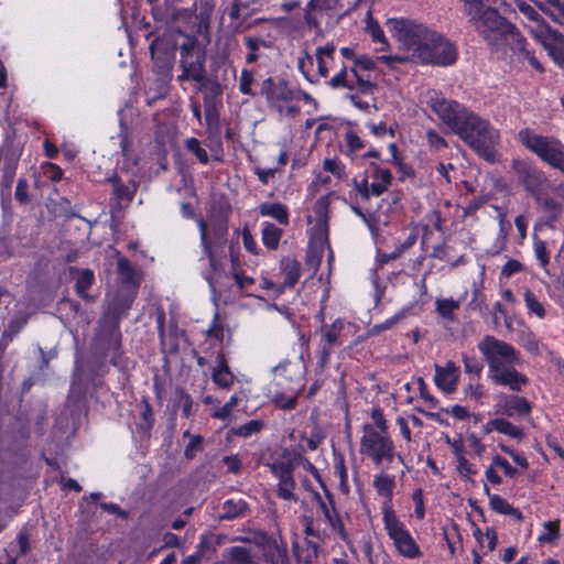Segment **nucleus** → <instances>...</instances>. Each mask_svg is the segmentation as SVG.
<instances>
[{"label": "nucleus", "mask_w": 564, "mask_h": 564, "mask_svg": "<svg viewBox=\"0 0 564 564\" xmlns=\"http://www.w3.org/2000/svg\"><path fill=\"white\" fill-rule=\"evenodd\" d=\"M370 167L372 169L371 176L375 180V182H380L388 186L391 185L393 176L389 169L381 167L376 162H371Z\"/></svg>", "instance_id": "338daca9"}, {"label": "nucleus", "mask_w": 564, "mask_h": 564, "mask_svg": "<svg viewBox=\"0 0 564 564\" xmlns=\"http://www.w3.org/2000/svg\"><path fill=\"white\" fill-rule=\"evenodd\" d=\"M184 147L188 152L193 153L202 164H207L209 162V156L207 152L200 147V142L198 139H186Z\"/></svg>", "instance_id": "e2e57ef3"}, {"label": "nucleus", "mask_w": 564, "mask_h": 564, "mask_svg": "<svg viewBox=\"0 0 564 564\" xmlns=\"http://www.w3.org/2000/svg\"><path fill=\"white\" fill-rule=\"evenodd\" d=\"M460 308V301L453 297L443 299L437 297L435 300V312L438 317L445 323L457 322L456 312Z\"/></svg>", "instance_id": "e433bc0d"}, {"label": "nucleus", "mask_w": 564, "mask_h": 564, "mask_svg": "<svg viewBox=\"0 0 564 564\" xmlns=\"http://www.w3.org/2000/svg\"><path fill=\"white\" fill-rule=\"evenodd\" d=\"M327 85L332 88H347L349 90H354L356 87H358L357 80L352 82L348 79V72L346 66H343L340 72L328 80Z\"/></svg>", "instance_id": "bf43d9fd"}, {"label": "nucleus", "mask_w": 564, "mask_h": 564, "mask_svg": "<svg viewBox=\"0 0 564 564\" xmlns=\"http://www.w3.org/2000/svg\"><path fill=\"white\" fill-rule=\"evenodd\" d=\"M495 383L498 386L508 387L513 392H521L522 389L529 384V378L516 369L505 377H501V379Z\"/></svg>", "instance_id": "37998d69"}, {"label": "nucleus", "mask_w": 564, "mask_h": 564, "mask_svg": "<svg viewBox=\"0 0 564 564\" xmlns=\"http://www.w3.org/2000/svg\"><path fill=\"white\" fill-rule=\"evenodd\" d=\"M316 214L317 218L315 225L312 228V231L314 238L319 240L321 245H324L328 241L327 210L324 206H322L317 208Z\"/></svg>", "instance_id": "a18cd8bd"}, {"label": "nucleus", "mask_w": 564, "mask_h": 564, "mask_svg": "<svg viewBox=\"0 0 564 564\" xmlns=\"http://www.w3.org/2000/svg\"><path fill=\"white\" fill-rule=\"evenodd\" d=\"M489 507L499 514L511 516L517 521L523 520V513L519 508L513 507L505 498L499 495H489Z\"/></svg>", "instance_id": "a19ab883"}, {"label": "nucleus", "mask_w": 564, "mask_h": 564, "mask_svg": "<svg viewBox=\"0 0 564 564\" xmlns=\"http://www.w3.org/2000/svg\"><path fill=\"white\" fill-rule=\"evenodd\" d=\"M260 94L265 96L270 107H276L280 102H288L296 98L295 91L285 79L275 82L272 77L262 82Z\"/></svg>", "instance_id": "aec40b11"}, {"label": "nucleus", "mask_w": 564, "mask_h": 564, "mask_svg": "<svg viewBox=\"0 0 564 564\" xmlns=\"http://www.w3.org/2000/svg\"><path fill=\"white\" fill-rule=\"evenodd\" d=\"M360 453L380 467L384 462L390 464L395 458V447L389 434L377 432L372 424L364 425V435L360 440Z\"/></svg>", "instance_id": "f8f14e48"}, {"label": "nucleus", "mask_w": 564, "mask_h": 564, "mask_svg": "<svg viewBox=\"0 0 564 564\" xmlns=\"http://www.w3.org/2000/svg\"><path fill=\"white\" fill-rule=\"evenodd\" d=\"M77 273L75 291L86 302H93L94 297L87 293L95 281L94 272L90 269H76Z\"/></svg>", "instance_id": "ea45409f"}, {"label": "nucleus", "mask_w": 564, "mask_h": 564, "mask_svg": "<svg viewBox=\"0 0 564 564\" xmlns=\"http://www.w3.org/2000/svg\"><path fill=\"white\" fill-rule=\"evenodd\" d=\"M137 294L133 290L119 289L113 299L108 303L100 319L120 325L122 318L128 316Z\"/></svg>", "instance_id": "6ab92c4d"}, {"label": "nucleus", "mask_w": 564, "mask_h": 564, "mask_svg": "<svg viewBox=\"0 0 564 564\" xmlns=\"http://www.w3.org/2000/svg\"><path fill=\"white\" fill-rule=\"evenodd\" d=\"M29 315L23 312H19L15 314L12 319L9 322L6 330L2 334L0 340L1 349H4L7 345L12 341L13 337L18 335L21 329L28 324Z\"/></svg>", "instance_id": "58836bf2"}, {"label": "nucleus", "mask_w": 564, "mask_h": 564, "mask_svg": "<svg viewBox=\"0 0 564 564\" xmlns=\"http://www.w3.org/2000/svg\"><path fill=\"white\" fill-rule=\"evenodd\" d=\"M427 104L440 120L479 156L490 163L495 162V147L498 143L499 132L487 120L458 101L437 94L431 96Z\"/></svg>", "instance_id": "20e7f679"}, {"label": "nucleus", "mask_w": 564, "mask_h": 564, "mask_svg": "<svg viewBox=\"0 0 564 564\" xmlns=\"http://www.w3.org/2000/svg\"><path fill=\"white\" fill-rule=\"evenodd\" d=\"M18 162L19 155L13 148H0V184L6 189H10L12 186Z\"/></svg>", "instance_id": "b1692460"}, {"label": "nucleus", "mask_w": 564, "mask_h": 564, "mask_svg": "<svg viewBox=\"0 0 564 564\" xmlns=\"http://www.w3.org/2000/svg\"><path fill=\"white\" fill-rule=\"evenodd\" d=\"M120 325L99 319L91 343L93 352H113L121 347Z\"/></svg>", "instance_id": "f3484780"}, {"label": "nucleus", "mask_w": 564, "mask_h": 564, "mask_svg": "<svg viewBox=\"0 0 564 564\" xmlns=\"http://www.w3.org/2000/svg\"><path fill=\"white\" fill-rule=\"evenodd\" d=\"M497 413L507 417L527 416L532 411L531 402L518 394H501L496 403Z\"/></svg>", "instance_id": "412c9836"}, {"label": "nucleus", "mask_w": 564, "mask_h": 564, "mask_svg": "<svg viewBox=\"0 0 564 564\" xmlns=\"http://www.w3.org/2000/svg\"><path fill=\"white\" fill-rule=\"evenodd\" d=\"M372 486L377 495L383 498L381 506L382 517L387 513H395L392 505L393 491L395 488V476L388 474L384 469L375 475Z\"/></svg>", "instance_id": "4be33fe9"}, {"label": "nucleus", "mask_w": 564, "mask_h": 564, "mask_svg": "<svg viewBox=\"0 0 564 564\" xmlns=\"http://www.w3.org/2000/svg\"><path fill=\"white\" fill-rule=\"evenodd\" d=\"M468 22L486 42L491 52L503 51L506 46L519 54L536 70L543 72L534 53L527 48V39L506 17L485 1H474L467 10Z\"/></svg>", "instance_id": "423d86ee"}, {"label": "nucleus", "mask_w": 564, "mask_h": 564, "mask_svg": "<svg viewBox=\"0 0 564 564\" xmlns=\"http://www.w3.org/2000/svg\"><path fill=\"white\" fill-rule=\"evenodd\" d=\"M518 355H485L488 364V377L496 382L516 370Z\"/></svg>", "instance_id": "393cba45"}, {"label": "nucleus", "mask_w": 564, "mask_h": 564, "mask_svg": "<svg viewBox=\"0 0 564 564\" xmlns=\"http://www.w3.org/2000/svg\"><path fill=\"white\" fill-rule=\"evenodd\" d=\"M478 349L480 352H514L510 345L489 335L478 344Z\"/></svg>", "instance_id": "de8ad7c7"}, {"label": "nucleus", "mask_w": 564, "mask_h": 564, "mask_svg": "<svg viewBox=\"0 0 564 564\" xmlns=\"http://www.w3.org/2000/svg\"><path fill=\"white\" fill-rule=\"evenodd\" d=\"M265 426L262 420H250L249 422L239 425L234 430L235 435L239 437H249L252 434L260 433Z\"/></svg>", "instance_id": "13d9d810"}, {"label": "nucleus", "mask_w": 564, "mask_h": 564, "mask_svg": "<svg viewBox=\"0 0 564 564\" xmlns=\"http://www.w3.org/2000/svg\"><path fill=\"white\" fill-rule=\"evenodd\" d=\"M427 104L440 120L479 156L490 163L495 162V147L498 143L499 132L487 120L458 101L437 94L431 96Z\"/></svg>", "instance_id": "f257e3e1"}, {"label": "nucleus", "mask_w": 564, "mask_h": 564, "mask_svg": "<svg viewBox=\"0 0 564 564\" xmlns=\"http://www.w3.org/2000/svg\"><path fill=\"white\" fill-rule=\"evenodd\" d=\"M427 104L440 120L479 156L490 163L495 162V147L498 143L499 132L487 120L458 101L437 94L431 96Z\"/></svg>", "instance_id": "f03ea898"}, {"label": "nucleus", "mask_w": 564, "mask_h": 564, "mask_svg": "<svg viewBox=\"0 0 564 564\" xmlns=\"http://www.w3.org/2000/svg\"><path fill=\"white\" fill-rule=\"evenodd\" d=\"M512 170L524 189L536 197L546 181L543 172L536 169L530 161L521 159L512 161Z\"/></svg>", "instance_id": "a211bd4d"}, {"label": "nucleus", "mask_w": 564, "mask_h": 564, "mask_svg": "<svg viewBox=\"0 0 564 564\" xmlns=\"http://www.w3.org/2000/svg\"><path fill=\"white\" fill-rule=\"evenodd\" d=\"M427 104L440 120L479 156L490 163L495 162V147L498 143L499 132L487 120L458 101L437 94L431 96Z\"/></svg>", "instance_id": "7ed1b4c3"}, {"label": "nucleus", "mask_w": 564, "mask_h": 564, "mask_svg": "<svg viewBox=\"0 0 564 564\" xmlns=\"http://www.w3.org/2000/svg\"><path fill=\"white\" fill-rule=\"evenodd\" d=\"M223 543V535H217L212 532L203 533L196 545V551L205 557L208 554L216 552L217 546Z\"/></svg>", "instance_id": "c03bdc74"}, {"label": "nucleus", "mask_w": 564, "mask_h": 564, "mask_svg": "<svg viewBox=\"0 0 564 564\" xmlns=\"http://www.w3.org/2000/svg\"><path fill=\"white\" fill-rule=\"evenodd\" d=\"M283 236V229L272 223H265L262 228V242L270 250H276Z\"/></svg>", "instance_id": "49530a36"}, {"label": "nucleus", "mask_w": 564, "mask_h": 564, "mask_svg": "<svg viewBox=\"0 0 564 564\" xmlns=\"http://www.w3.org/2000/svg\"><path fill=\"white\" fill-rule=\"evenodd\" d=\"M40 470V465L34 463L26 454H21L13 466L14 476L23 480H35Z\"/></svg>", "instance_id": "2f4dec72"}, {"label": "nucleus", "mask_w": 564, "mask_h": 564, "mask_svg": "<svg viewBox=\"0 0 564 564\" xmlns=\"http://www.w3.org/2000/svg\"><path fill=\"white\" fill-rule=\"evenodd\" d=\"M367 31L370 33L373 42L382 44L379 51L388 50L389 43L384 36V33L379 23L372 19L370 12L367 14Z\"/></svg>", "instance_id": "5fc2aeb1"}, {"label": "nucleus", "mask_w": 564, "mask_h": 564, "mask_svg": "<svg viewBox=\"0 0 564 564\" xmlns=\"http://www.w3.org/2000/svg\"><path fill=\"white\" fill-rule=\"evenodd\" d=\"M264 539L261 556H256L250 547L234 545L223 552L219 564H289L286 545L278 544L271 536Z\"/></svg>", "instance_id": "9d476101"}, {"label": "nucleus", "mask_w": 564, "mask_h": 564, "mask_svg": "<svg viewBox=\"0 0 564 564\" xmlns=\"http://www.w3.org/2000/svg\"><path fill=\"white\" fill-rule=\"evenodd\" d=\"M529 32L543 46L549 56L564 69V35L549 24L529 26Z\"/></svg>", "instance_id": "dca6fc26"}, {"label": "nucleus", "mask_w": 564, "mask_h": 564, "mask_svg": "<svg viewBox=\"0 0 564 564\" xmlns=\"http://www.w3.org/2000/svg\"><path fill=\"white\" fill-rule=\"evenodd\" d=\"M230 339L229 333H227L226 336L224 326L219 323V316L216 313L212 325L206 330V340L209 343V348L223 350L225 348V341L229 344Z\"/></svg>", "instance_id": "f704fd0d"}, {"label": "nucleus", "mask_w": 564, "mask_h": 564, "mask_svg": "<svg viewBox=\"0 0 564 564\" xmlns=\"http://www.w3.org/2000/svg\"><path fill=\"white\" fill-rule=\"evenodd\" d=\"M288 455L289 453L284 451L282 459H275L265 464V466L269 467L272 476L278 480L294 475V470L297 466L296 456L286 457Z\"/></svg>", "instance_id": "7c9ffc66"}, {"label": "nucleus", "mask_w": 564, "mask_h": 564, "mask_svg": "<svg viewBox=\"0 0 564 564\" xmlns=\"http://www.w3.org/2000/svg\"><path fill=\"white\" fill-rule=\"evenodd\" d=\"M319 541L308 540L307 536L302 541L295 540L292 544L293 554L299 564H315L321 550Z\"/></svg>", "instance_id": "cd10ccee"}, {"label": "nucleus", "mask_w": 564, "mask_h": 564, "mask_svg": "<svg viewBox=\"0 0 564 564\" xmlns=\"http://www.w3.org/2000/svg\"><path fill=\"white\" fill-rule=\"evenodd\" d=\"M387 26L411 57L421 64L449 66L456 63V45L425 24L409 19H389Z\"/></svg>", "instance_id": "39448f33"}, {"label": "nucleus", "mask_w": 564, "mask_h": 564, "mask_svg": "<svg viewBox=\"0 0 564 564\" xmlns=\"http://www.w3.org/2000/svg\"><path fill=\"white\" fill-rule=\"evenodd\" d=\"M383 528L393 542L397 552L405 558L414 560L422 556L420 545L412 536L410 530L400 520L397 513H387L382 517Z\"/></svg>", "instance_id": "ddd939ff"}, {"label": "nucleus", "mask_w": 564, "mask_h": 564, "mask_svg": "<svg viewBox=\"0 0 564 564\" xmlns=\"http://www.w3.org/2000/svg\"><path fill=\"white\" fill-rule=\"evenodd\" d=\"M109 181L113 183V196L118 203L132 200L134 189H130L129 186L122 184L117 175L109 178Z\"/></svg>", "instance_id": "052dcab7"}, {"label": "nucleus", "mask_w": 564, "mask_h": 564, "mask_svg": "<svg viewBox=\"0 0 564 564\" xmlns=\"http://www.w3.org/2000/svg\"><path fill=\"white\" fill-rule=\"evenodd\" d=\"M245 44L250 50V53L246 56V62L248 64H252L258 61L259 55L257 54V51L261 47H269L270 45L260 37L254 36H246L245 37Z\"/></svg>", "instance_id": "680f3d73"}, {"label": "nucleus", "mask_w": 564, "mask_h": 564, "mask_svg": "<svg viewBox=\"0 0 564 564\" xmlns=\"http://www.w3.org/2000/svg\"><path fill=\"white\" fill-rule=\"evenodd\" d=\"M376 68V62L366 56H359L355 58L354 66L350 68L351 74L357 80L358 88L361 94H372L377 88V84L371 82L369 75H365V72H370Z\"/></svg>", "instance_id": "5701e85b"}, {"label": "nucleus", "mask_w": 564, "mask_h": 564, "mask_svg": "<svg viewBox=\"0 0 564 564\" xmlns=\"http://www.w3.org/2000/svg\"><path fill=\"white\" fill-rule=\"evenodd\" d=\"M542 208L546 214L545 225L554 229V223L557 221L562 212L561 203L556 202L554 198L546 197L542 200Z\"/></svg>", "instance_id": "3c124183"}, {"label": "nucleus", "mask_w": 564, "mask_h": 564, "mask_svg": "<svg viewBox=\"0 0 564 564\" xmlns=\"http://www.w3.org/2000/svg\"><path fill=\"white\" fill-rule=\"evenodd\" d=\"M248 511L249 505L245 499L230 498L223 502L219 519L227 521L240 519L246 517Z\"/></svg>", "instance_id": "473e14b6"}, {"label": "nucleus", "mask_w": 564, "mask_h": 564, "mask_svg": "<svg viewBox=\"0 0 564 564\" xmlns=\"http://www.w3.org/2000/svg\"><path fill=\"white\" fill-rule=\"evenodd\" d=\"M295 488H296V482H295L294 475H293L291 477L280 479L278 481L275 494L282 500L296 501L297 497L294 494Z\"/></svg>", "instance_id": "8fccbe9b"}, {"label": "nucleus", "mask_w": 564, "mask_h": 564, "mask_svg": "<svg viewBox=\"0 0 564 564\" xmlns=\"http://www.w3.org/2000/svg\"><path fill=\"white\" fill-rule=\"evenodd\" d=\"M518 10L525 15L529 20L534 22L533 26H540L541 24H547L545 20L535 11V9L527 3L525 1L517 2Z\"/></svg>", "instance_id": "69168bd1"}, {"label": "nucleus", "mask_w": 564, "mask_h": 564, "mask_svg": "<svg viewBox=\"0 0 564 564\" xmlns=\"http://www.w3.org/2000/svg\"><path fill=\"white\" fill-rule=\"evenodd\" d=\"M261 216L271 217L280 225H289V209L280 202H264L258 206Z\"/></svg>", "instance_id": "4c0bfd02"}, {"label": "nucleus", "mask_w": 564, "mask_h": 564, "mask_svg": "<svg viewBox=\"0 0 564 564\" xmlns=\"http://www.w3.org/2000/svg\"><path fill=\"white\" fill-rule=\"evenodd\" d=\"M459 378V368L453 361H447L445 366L435 365L434 382L438 389L446 393L456 390Z\"/></svg>", "instance_id": "a878e982"}, {"label": "nucleus", "mask_w": 564, "mask_h": 564, "mask_svg": "<svg viewBox=\"0 0 564 564\" xmlns=\"http://www.w3.org/2000/svg\"><path fill=\"white\" fill-rule=\"evenodd\" d=\"M176 402L175 406L182 409V416L188 419L193 413V399L183 388L177 387L175 389Z\"/></svg>", "instance_id": "4d7b16f0"}, {"label": "nucleus", "mask_w": 564, "mask_h": 564, "mask_svg": "<svg viewBox=\"0 0 564 564\" xmlns=\"http://www.w3.org/2000/svg\"><path fill=\"white\" fill-rule=\"evenodd\" d=\"M199 241L203 257L207 259L209 271L216 273L223 269V260L226 258L228 245V223L226 219L214 220L210 226L203 219H197Z\"/></svg>", "instance_id": "1a4fd4ad"}, {"label": "nucleus", "mask_w": 564, "mask_h": 564, "mask_svg": "<svg viewBox=\"0 0 564 564\" xmlns=\"http://www.w3.org/2000/svg\"><path fill=\"white\" fill-rule=\"evenodd\" d=\"M281 268L284 274L283 284L286 288H293L301 276V264L293 258H283L281 260Z\"/></svg>", "instance_id": "79ce46f5"}, {"label": "nucleus", "mask_w": 564, "mask_h": 564, "mask_svg": "<svg viewBox=\"0 0 564 564\" xmlns=\"http://www.w3.org/2000/svg\"><path fill=\"white\" fill-rule=\"evenodd\" d=\"M412 501L414 503V516L417 520H423L425 518V502H424V492L422 488H416L412 492Z\"/></svg>", "instance_id": "774afa93"}, {"label": "nucleus", "mask_w": 564, "mask_h": 564, "mask_svg": "<svg viewBox=\"0 0 564 564\" xmlns=\"http://www.w3.org/2000/svg\"><path fill=\"white\" fill-rule=\"evenodd\" d=\"M108 355H76L73 378L67 395L69 408H82L86 404L89 389H98L108 372Z\"/></svg>", "instance_id": "0eeeda50"}, {"label": "nucleus", "mask_w": 564, "mask_h": 564, "mask_svg": "<svg viewBox=\"0 0 564 564\" xmlns=\"http://www.w3.org/2000/svg\"><path fill=\"white\" fill-rule=\"evenodd\" d=\"M149 50L158 72L161 74L169 73L173 67L174 48L163 47V40L155 37L151 42Z\"/></svg>", "instance_id": "bb28decb"}, {"label": "nucleus", "mask_w": 564, "mask_h": 564, "mask_svg": "<svg viewBox=\"0 0 564 564\" xmlns=\"http://www.w3.org/2000/svg\"><path fill=\"white\" fill-rule=\"evenodd\" d=\"M344 328V323L340 319L334 321L332 324H325L321 327L319 332L315 335L319 336V344L322 345V352H328L336 345H340V335Z\"/></svg>", "instance_id": "c756f323"}, {"label": "nucleus", "mask_w": 564, "mask_h": 564, "mask_svg": "<svg viewBox=\"0 0 564 564\" xmlns=\"http://www.w3.org/2000/svg\"><path fill=\"white\" fill-rule=\"evenodd\" d=\"M544 532L538 536L540 543H554L561 536V522L560 520L546 521L543 523Z\"/></svg>", "instance_id": "864d4df0"}, {"label": "nucleus", "mask_w": 564, "mask_h": 564, "mask_svg": "<svg viewBox=\"0 0 564 564\" xmlns=\"http://www.w3.org/2000/svg\"><path fill=\"white\" fill-rule=\"evenodd\" d=\"M496 425L497 432L500 434L507 435L518 441H521L524 437L523 430L505 417H499L498 423Z\"/></svg>", "instance_id": "6e6d98bb"}, {"label": "nucleus", "mask_w": 564, "mask_h": 564, "mask_svg": "<svg viewBox=\"0 0 564 564\" xmlns=\"http://www.w3.org/2000/svg\"><path fill=\"white\" fill-rule=\"evenodd\" d=\"M226 355H218L217 366L214 368L212 378L215 384L223 389H230L235 382V375L231 372L227 360L225 358Z\"/></svg>", "instance_id": "c9c22d12"}, {"label": "nucleus", "mask_w": 564, "mask_h": 564, "mask_svg": "<svg viewBox=\"0 0 564 564\" xmlns=\"http://www.w3.org/2000/svg\"><path fill=\"white\" fill-rule=\"evenodd\" d=\"M18 551H14L12 544L10 545V552L19 557L26 555L31 551L30 534L26 530H21L17 534Z\"/></svg>", "instance_id": "0e129e2a"}, {"label": "nucleus", "mask_w": 564, "mask_h": 564, "mask_svg": "<svg viewBox=\"0 0 564 564\" xmlns=\"http://www.w3.org/2000/svg\"><path fill=\"white\" fill-rule=\"evenodd\" d=\"M117 273L121 282L120 289L138 292L140 276L129 259L119 254L117 261Z\"/></svg>", "instance_id": "c85d7f7f"}, {"label": "nucleus", "mask_w": 564, "mask_h": 564, "mask_svg": "<svg viewBox=\"0 0 564 564\" xmlns=\"http://www.w3.org/2000/svg\"><path fill=\"white\" fill-rule=\"evenodd\" d=\"M522 144L551 166L557 169L564 161V145L556 139L534 134L529 129L521 130Z\"/></svg>", "instance_id": "4468645a"}, {"label": "nucleus", "mask_w": 564, "mask_h": 564, "mask_svg": "<svg viewBox=\"0 0 564 564\" xmlns=\"http://www.w3.org/2000/svg\"><path fill=\"white\" fill-rule=\"evenodd\" d=\"M305 355H299L297 362H291L289 360H284L274 367L273 372L275 377H281L286 380L292 381L294 378H297L299 381L302 380L303 371L305 367Z\"/></svg>", "instance_id": "72a5a7b5"}, {"label": "nucleus", "mask_w": 564, "mask_h": 564, "mask_svg": "<svg viewBox=\"0 0 564 564\" xmlns=\"http://www.w3.org/2000/svg\"><path fill=\"white\" fill-rule=\"evenodd\" d=\"M325 498H322L318 492L315 494V500L321 510L324 521L329 525V529H321L312 517L304 516L302 524L306 536L315 538L319 542H325L330 535L337 536L343 542L349 541V533L346 529L344 518L348 514H343L336 507L334 495L322 484Z\"/></svg>", "instance_id": "6e6552de"}, {"label": "nucleus", "mask_w": 564, "mask_h": 564, "mask_svg": "<svg viewBox=\"0 0 564 564\" xmlns=\"http://www.w3.org/2000/svg\"><path fill=\"white\" fill-rule=\"evenodd\" d=\"M180 55L182 73L177 76V80L203 83L206 79V48L199 44L196 37L186 36L180 46Z\"/></svg>", "instance_id": "9b49d317"}, {"label": "nucleus", "mask_w": 564, "mask_h": 564, "mask_svg": "<svg viewBox=\"0 0 564 564\" xmlns=\"http://www.w3.org/2000/svg\"><path fill=\"white\" fill-rule=\"evenodd\" d=\"M523 297L525 307L530 314L535 315L540 319H543L546 316L544 305L539 301V299L530 289L524 290Z\"/></svg>", "instance_id": "603ef678"}, {"label": "nucleus", "mask_w": 564, "mask_h": 564, "mask_svg": "<svg viewBox=\"0 0 564 564\" xmlns=\"http://www.w3.org/2000/svg\"><path fill=\"white\" fill-rule=\"evenodd\" d=\"M215 9L214 0H198V29L199 31H208L210 25V19Z\"/></svg>", "instance_id": "09e8293b"}, {"label": "nucleus", "mask_w": 564, "mask_h": 564, "mask_svg": "<svg viewBox=\"0 0 564 564\" xmlns=\"http://www.w3.org/2000/svg\"><path fill=\"white\" fill-rule=\"evenodd\" d=\"M156 328L161 339L162 352H186L189 350V343L185 332L176 325L171 324L169 330H165V312L159 306L154 311Z\"/></svg>", "instance_id": "2eb2a0df"}]
</instances>
